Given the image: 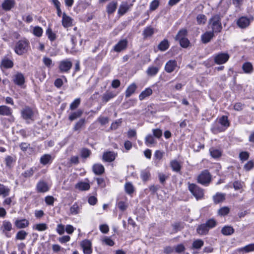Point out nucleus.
<instances>
[{
    "label": "nucleus",
    "mask_w": 254,
    "mask_h": 254,
    "mask_svg": "<svg viewBox=\"0 0 254 254\" xmlns=\"http://www.w3.org/2000/svg\"><path fill=\"white\" fill-rule=\"evenodd\" d=\"M216 225L217 222L214 219H209L205 223L199 225L196 228V232L200 235H206L209 230L214 228Z\"/></svg>",
    "instance_id": "obj_1"
},
{
    "label": "nucleus",
    "mask_w": 254,
    "mask_h": 254,
    "mask_svg": "<svg viewBox=\"0 0 254 254\" xmlns=\"http://www.w3.org/2000/svg\"><path fill=\"white\" fill-rule=\"evenodd\" d=\"M222 16L220 14H215L209 20L208 25L214 33H219L222 29L221 23Z\"/></svg>",
    "instance_id": "obj_2"
},
{
    "label": "nucleus",
    "mask_w": 254,
    "mask_h": 254,
    "mask_svg": "<svg viewBox=\"0 0 254 254\" xmlns=\"http://www.w3.org/2000/svg\"><path fill=\"white\" fill-rule=\"evenodd\" d=\"M29 41L24 38L19 40L15 44L14 47L15 52L18 55H22L27 52L29 49Z\"/></svg>",
    "instance_id": "obj_3"
},
{
    "label": "nucleus",
    "mask_w": 254,
    "mask_h": 254,
    "mask_svg": "<svg viewBox=\"0 0 254 254\" xmlns=\"http://www.w3.org/2000/svg\"><path fill=\"white\" fill-rule=\"evenodd\" d=\"M211 181V176L208 170H205L201 172L197 177V182L199 184L208 186Z\"/></svg>",
    "instance_id": "obj_4"
},
{
    "label": "nucleus",
    "mask_w": 254,
    "mask_h": 254,
    "mask_svg": "<svg viewBox=\"0 0 254 254\" xmlns=\"http://www.w3.org/2000/svg\"><path fill=\"white\" fill-rule=\"evenodd\" d=\"M189 189L196 199H200L204 196L203 190L194 184H190Z\"/></svg>",
    "instance_id": "obj_5"
},
{
    "label": "nucleus",
    "mask_w": 254,
    "mask_h": 254,
    "mask_svg": "<svg viewBox=\"0 0 254 254\" xmlns=\"http://www.w3.org/2000/svg\"><path fill=\"white\" fill-rule=\"evenodd\" d=\"M20 113L21 117L24 120L34 121V113L31 108L28 106H25L21 110Z\"/></svg>",
    "instance_id": "obj_6"
},
{
    "label": "nucleus",
    "mask_w": 254,
    "mask_h": 254,
    "mask_svg": "<svg viewBox=\"0 0 254 254\" xmlns=\"http://www.w3.org/2000/svg\"><path fill=\"white\" fill-rule=\"evenodd\" d=\"M72 63L68 60L61 61L59 63V68L61 72H67L71 68Z\"/></svg>",
    "instance_id": "obj_7"
},
{
    "label": "nucleus",
    "mask_w": 254,
    "mask_h": 254,
    "mask_svg": "<svg viewBox=\"0 0 254 254\" xmlns=\"http://www.w3.org/2000/svg\"><path fill=\"white\" fill-rule=\"evenodd\" d=\"M12 229V224L8 221L4 220L2 222V225L0 227V230L5 236L9 238L10 236L8 233V232L10 231Z\"/></svg>",
    "instance_id": "obj_8"
},
{
    "label": "nucleus",
    "mask_w": 254,
    "mask_h": 254,
    "mask_svg": "<svg viewBox=\"0 0 254 254\" xmlns=\"http://www.w3.org/2000/svg\"><path fill=\"white\" fill-rule=\"evenodd\" d=\"M229 58V55L227 53H220L215 56L214 61L216 64H221L227 62Z\"/></svg>",
    "instance_id": "obj_9"
},
{
    "label": "nucleus",
    "mask_w": 254,
    "mask_h": 254,
    "mask_svg": "<svg viewBox=\"0 0 254 254\" xmlns=\"http://www.w3.org/2000/svg\"><path fill=\"white\" fill-rule=\"evenodd\" d=\"M128 41L127 39L120 40L114 47V50L117 52H120L125 50L127 45Z\"/></svg>",
    "instance_id": "obj_10"
},
{
    "label": "nucleus",
    "mask_w": 254,
    "mask_h": 254,
    "mask_svg": "<svg viewBox=\"0 0 254 254\" xmlns=\"http://www.w3.org/2000/svg\"><path fill=\"white\" fill-rule=\"evenodd\" d=\"M117 155V154L113 151H107L103 153L102 159L105 162H111L115 159Z\"/></svg>",
    "instance_id": "obj_11"
},
{
    "label": "nucleus",
    "mask_w": 254,
    "mask_h": 254,
    "mask_svg": "<svg viewBox=\"0 0 254 254\" xmlns=\"http://www.w3.org/2000/svg\"><path fill=\"white\" fill-rule=\"evenodd\" d=\"M177 66L176 60H169L165 64V70L168 73H171L174 71Z\"/></svg>",
    "instance_id": "obj_12"
},
{
    "label": "nucleus",
    "mask_w": 254,
    "mask_h": 254,
    "mask_svg": "<svg viewBox=\"0 0 254 254\" xmlns=\"http://www.w3.org/2000/svg\"><path fill=\"white\" fill-rule=\"evenodd\" d=\"M81 246L84 254H91L92 253L91 243L89 240H84L81 243Z\"/></svg>",
    "instance_id": "obj_13"
},
{
    "label": "nucleus",
    "mask_w": 254,
    "mask_h": 254,
    "mask_svg": "<svg viewBox=\"0 0 254 254\" xmlns=\"http://www.w3.org/2000/svg\"><path fill=\"white\" fill-rule=\"evenodd\" d=\"M250 24V19L245 16H242L237 21V25L241 28H245Z\"/></svg>",
    "instance_id": "obj_14"
},
{
    "label": "nucleus",
    "mask_w": 254,
    "mask_h": 254,
    "mask_svg": "<svg viewBox=\"0 0 254 254\" xmlns=\"http://www.w3.org/2000/svg\"><path fill=\"white\" fill-rule=\"evenodd\" d=\"M214 33L212 31L205 32L201 37L202 42L204 44L209 42L214 36Z\"/></svg>",
    "instance_id": "obj_15"
},
{
    "label": "nucleus",
    "mask_w": 254,
    "mask_h": 254,
    "mask_svg": "<svg viewBox=\"0 0 254 254\" xmlns=\"http://www.w3.org/2000/svg\"><path fill=\"white\" fill-rule=\"evenodd\" d=\"M132 4H128L127 2H123L118 9V14L123 15L125 14L132 6Z\"/></svg>",
    "instance_id": "obj_16"
},
{
    "label": "nucleus",
    "mask_w": 254,
    "mask_h": 254,
    "mask_svg": "<svg viewBox=\"0 0 254 254\" xmlns=\"http://www.w3.org/2000/svg\"><path fill=\"white\" fill-rule=\"evenodd\" d=\"M13 80L15 84L20 86L24 84L25 78L21 73L17 72L13 76Z\"/></svg>",
    "instance_id": "obj_17"
},
{
    "label": "nucleus",
    "mask_w": 254,
    "mask_h": 254,
    "mask_svg": "<svg viewBox=\"0 0 254 254\" xmlns=\"http://www.w3.org/2000/svg\"><path fill=\"white\" fill-rule=\"evenodd\" d=\"M14 0H4L1 4L2 8L5 11H9L15 5Z\"/></svg>",
    "instance_id": "obj_18"
},
{
    "label": "nucleus",
    "mask_w": 254,
    "mask_h": 254,
    "mask_svg": "<svg viewBox=\"0 0 254 254\" xmlns=\"http://www.w3.org/2000/svg\"><path fill=\"white\" fill-rule=\"evenodd\" d=\"M72 19L67 15L64 12L63 14L62 25L65 27H69L72 26Z\"/></svg>",
    "instance_id": "obj_19"
},
{
    "label": "nucleus",
    "mask_w": 254,
    "mask_h": 254,
    "mask_svg": "<svg viewBox=\"0 0 254 254\" xmlns=\"http://www.w3.org/2000/svg\"><path fill=\"white\" fill-rule=\"evenodd\" d=\"M117 94L114 92L107 91L104 93L102 96V101L103 103H106L108 102L110 100L116 97Z\"/></svg>",
    "instance_id": "obj_20"
},
{
    "label": "nucleus",
    "mask_w": 254,
    "mask_h": 254,
    "mask_svg": "<svg viewBox=\"0 0 254 254\" xmlns=\"http://www.w3.org/2000/svg\"><path fill=\"white\" fill-rule=\"evenodd\" d=\"M92 171L97 175H101L105 172V168L103 165L101 164H95L92 167Z\"/></svg>",
    "instance_id": "obj_21"
},
{
    "label": "nucleus",
    "mask_w": 254,
    "mask_h": 254,
    "mask_svg": "<svg viewBox=\"0 0 254 254\" xmlns=\"http://www.w3.org/2000/svg\"><path fill=\"white\" fill-rule=\"evenodd\" d=\"M14 224L16 227L18 229H23L27 227L29 223L26 219H23L21 220H16L15 221Z\"/></svg>",
    "instance_id": "obj_22"
},
{
    "label": "nucleus",
    "mask_w": 254,
    "mask_h": 254,
    "mask_svg": "<svg viewBox=\"0 0 254 254\" xmlns=\"http://www.w3.org/2000/svg\"><path fill=\"white\" fill-rule=\"evenodd\" d=\"M12 113V109L5 105L0 106V115L1 116H11Z\"/></svg>",
    "instance_id": "obj_23"
},
{
    "label": "nucleus",
    "mask_w": 254,
    "mask_h": 254,
    "mask_svg": "<svg viewBox=\"0 0 254 254\" xmlns=\"http://www.w3.org/2000/svg\"><path fill=\"white\" fill-rule=\"evenodd\" d=\"M75 188L79 190L84 191L88 190L90 186L88 183L80 182L75 185Z\"/></svg>",
    "instance_id": "obj_24"
},
{
    "label": "nucleus",
    "mask_w": 254,
    "mask_h": 254,
    "mask_svg": "<svg viewBox=\"0 0 254 254\" xmlns=\"http://www.w3.org/2000/svg\"><path fill=\"white\" fill-rule=\"evenodd\" d=\"M118 3L117 1H112L107 6V12L109 14L113 13L117 9Z\"/></svg>",
    "instance_id": "obj_25"
},
{
    "label": "nucleus",
    "mask_w": 254,
    "mask_h": 254,
    "mask_svg": "<svg viewBox=\"0 0 254 254\" xmlns=\"http://www.w3.org/2000/svg\"><path fill=\"white\" fill-rule=\"evenodd\" d=\"M154 33V29L151 27L148 26L146 27L143 31V35L144 39L151 37Z\"/></svg>",
    "instance_id": "obj_26"
},
{
    "label": "nucleus",
    "mask_w": 254,
    "mask_h": 254,
    "mask_svg": "<svg viewBox=\"0 0 254 254\" xmlns=\"http://www.w3.org/2000/svg\"><path fill=\"white\" fill-rule=\"evenodd\" d=\"M136 88L137 86L135 83H133L130 85L126 91V97L127 98L130 97L135 92Z\"/></svg>",
    "instance_id": "obj_27"
},
{
    "label": "nucleus",
    "mask_w": 254,
    "mask_h": 254,
    "mask_svg": "<svg viewBox=\"0 0 254 254\" xmlns=\"http://www.w3.org/2000/svg\"><path fill=\"white\" fill-rule=\"evenodd\" d=\"M169 47V43L167 39H164L158 45V48L161 51H165Z\"/></svg>",
    "instance_id": "obj_28"
},
{
    "label": "nucleus",
    "mask_w": 254,
    "mask_h": 254,
    "mask_svg": "<svg viewBox=\"0 0 254 254\" xmlns=\"http://www.w3.org/2000/svg\"><path fill=\"white\" fill-rule=\"evenodd\" d=\"M170 166L172 170L175 172H178L181 170V165L176 160H172L170 162Z\"/></svg>",
    "instance_id": "obj_29"
},
{
    "label": "nucleus",
    "mask_w": 254,
    "mask_h": 254,
    "mask_svg": "<svg viewBox=\"0 0 254 254\" xmlns=\"http://www.w3.org/2000/svg\"><path fill=\"white\" fill-rule=\"evenodd\" d=\"M221 233L225 236L231 235L234 233V229L231 226H225L222 228Z\"/></svg>",
    "instance_id": "obj_30"
},
{
    "label": "nucleus",
    "mask_w": 254,
    "mask_h": 254,
    "mask_svg": "<svg viewBox=\"0 0 254 254\" xmlns=\"http://www.w3.org/2000/svg\"><path fill=\"white\" fill-rule=\"evenodd\" d=\"M9 192L10 189L8 187L0 184V195L5 197L9 195Z\"/></svg>",
    "instance_id": "obj_31"
},
{
    "label": "nucleus",
    "mask_w": 254,
    "mask_h": 254,
    "mask_svg": "<svg viewBox=\"0 0 254 254\" xmlns=\"http://www.w3.org/2000/svg\"><path fill=\"white\" fill-rule=\"evenodd\" d=\"M152 94V90L150 88H147L145 90L141 92L139 96L140 100H142L146 97L150 96Z\"/></svg>",
    "instance_id": "obj_32"
},
{
    "label": "nucleus",
    "mask_w": 254,
    "mask_h": 254,
    "mask_svg": "<svg viewBox=\"0 0 254 254\" xmlns=\"http://www.w3.org/2000/svg\"><path fill=\"white\" fill-rule=\"evenodd\" d=\"M244 71L247 73H250L253 71V66L252 64L250 62L245 63L242 66Z\"/></svg>",
    "instance_id": "obj_33"
},
{
    "label": "nucleus",
    "mask_w": 254,
    "mask_h": 254,
    "mask_svg": "<svg viewBox=\"0 0 254 254\" xmlns=\"http://www.w3.org/2000/svg\"><path fill=\"white\" fill-rule=\"evenodd\" d=\"M37 189L39 192H44L48 190L47 184L44 182H40L37 186Z\"/></svg>",
    "instance_id": "obj_34"
},
{
    "label": "nucleus",
    "mask_w": 254,
    "mask_h": 254,
    "mask_svg": "<svg viewBox=\"0 0 254 254\" xmlns=\"http://www.w3.org/2000/svg\"><path fill=\"white\" fill-rule=\"evenodd\" d=\"M85 119H81L75 124L73 129L74 131H80V129L85 125Z\"/></svg>",
    "instance_id": "obj_35"
},
{
    "label": "nucleus",
    "mask_w": 254,
    "mask_h": 254,
    "mask_svg": "<svg viewBox=\"0 0 254 254\" xmlns=\"http://www.w3.org/2000/svg\"><path fill=\"white\" fill-rule=\"evenodd\" d=\"M82 114H83L82 111L81 110H78L76 112L71 113L68 117V119L70 121H72L79 118L82 115Z\"/></svg>",
    "instance_id": "obj_36"
},
{
    "label": "nucleus",
    "mask_w": 254,
    "mask_h": 254,
    "mask_svg": "<svg viewBox=\"0 0 254 254\" xmlns=\"http://www.w3.org/2000/svg\"><path fill=\"white\" fill-rule=\"evenodd\" d=\"M225 195L223 193H217L213 196V200L215 203H218L225 200Z\"/></svg>",
    "instance_id": "obj_37"
},
{
    "label": "nucleus",
    "mask_w": 254,
    "mask_h": 254,
    "mask_svg": "<svg viewBox=\"0 0 254 254\" xmlns=\"http://www.w3.org/2000/svg\"><path fill=\"white\" fill-rule=\"evenodd\" d=\"M159 71V68L155 66H150L146 70V73L148 76H153L155 75Z\"/></svg>",
    "instance_id": "obj_38"
},
{
    "label": "nucleus",
    "mask_w": 254,
    "mask_h": 254,
    "mask_svg": "<svg viewBox=\"0 0 254 254\" xmlns=\"http://www.w3.org/2000/svg\"><path fill=\"white\" fill-rule=\"evenodd\" d=\"M210 153L211 156L214 158H219L221 156V151L217 149L212 147L210 149Z\"/></svg>",
    "instance_id": "obj_39"
},
{
    "label": "nucleus",
    "mask_w": 254,
    "mask_h": 254,
    "mask_svg": "<svg viewBox=\"0 0 254 254\" xmlns=\"http://www.w3.org/2000/svg\"><path fill=\"white\" fill-rule=\"evenodd\" d=\"M52 159V156L50 154H44L40 158V163L43 165H46Z\"/></svg>",
    "instance_id": "obj_40"
},
{
    "label": "nucleus",
    "mask_w": 254,
    "mask_h": 254,
    "mask_svg": "<svg viewBox=\"0 0 254 254\" xmlns=\"http://www.w3.org/2000/svg\"><path fill=\"white\" fill-rule=\"evenodd\" d=\"M80 210L79 206L76 203H75L70 208V212L72 215H76L79 213Z\"/></svg>",
    "instance_id": "obj_41"
},
{
    "label": "nucleus",
    "mask_w": 254,
    "mask_h": 254,
    "mask_svg": "<svg viewBox=\"0 0 254 254\" xmlns=\"http://www.w3.org/2000/svg\"><path fill=\"white\" fill-rule=\"evenodd\" d=\"M1 65L6 68H11L13 66V63L11 60L6 59L2 61Z\"/></svg>",
    "instance_id": "obj_42"
},
{
    "label": "nucleus",
    "mask_w": 254,
    "mask_h": 254,
    "mask_svg": "<svg viewBox=\"0 0 254 254\" xmlns=\"http://www.w3.org/2000/svg\"><path fill=\"white\" fill-rule=\"evenodd\" d=\"M206 17L204 14H198L196 17V21L198 24H204L206 22Z\"/></svg>",
    "instance_id": "obj_43"
},
{
    "label": "nucleus",
    "mask_w": 254,
    "mask_h": 254,
    "mask_svg": "<svg viewBox=\"0 0 254 254\" xmlns=\"http://www.w3.org/2000/svg\"><path fill=\"white\" fill-rule=\"evenodd\" d=\"M27 234L26 231L20 230L17 233L15 238L16 240H23L25 239Z\"/></svg>",
    "instance_id": "obj_44"
},
{
    "label": "nucleus",
    "mask_w": 254,
    "mask_h": 254,
    "mask_svg": "<svg viewBox=\"0 0 254 254\" xmlns=\"http://www.w3.org/2000/svg\"><path fill=\"white\" fill-rule=\"evenodd\" d=\"M203 241L201 240H196L194 241L192 244V247L193 249H199L203 245Z\"/></svg>",
    "instance_id": "obj_45"
},
{
    "label": "nucleus",
    "mask_w": 254,
    "mask_h": 254,
    "mask_svg": "<svg viewBox=\"0 0 254 254\" xmlns=\"http://www.w3.org/2000/svg\"><path fill=\"white\" fill-rule=\"evenodd\" d=\"M48 228L47 225L45 223H39L34 225L33 229L39 231H45Z\"/></svg>",
    "instance_id": "obj_46"
},
{
    "label": "nucleus",
    "mask_w": 254,
    "mask_h": 254,
    "mask_svg": "<svg viewBox=\"0 0 254 254\" xmlns=\"http://www.w3.org/2000/svg\"><path fill=\"white\" fill-rule=\"evenodd\" d=\"M188 31L185 29H182L180 30L177 35L176 36L175 39L176 40L181 39V38H186L185 36L187 35Z\"/></svg>",
    "instance_id": "obj_47"
},
{
    "label": "nucleus",
    "mask_w": 254,
    "mask_h": 254,
    "mask_svg": "<svg viewBox=\"0 0 254 254\" xmlns=\"http://www.w3.org/2000/svg\"><path fill=\"white\" fill-rule=\"evenodd\" d=\"M71 40L72 46L71 47L70 52L71 53H76L78 51V49L77 48H76V47H75V46L77 44V41H78L76 37L72 36L71 37Z\"/></svg>",
    "instance_id": "obj_48"
},
{
    "label": "nucleus",
    "mask_w": 254,
    "mask_h": 254,
    "mask_svg": "<svg viewBox=\"0 0 254 254\" xmlns=\"http://www.w3.org/2000/svg\"><path fill=\"white\" fill-rule=\"evenodd\" d=\"M219 123L224 127H228L230 125L227 116H223L219 119Z\"/></svg>",
    "instance_id": "obj_49"
},
{
    "label": "nucleus",
    "mask_w": 254,
    "mask_h": 254,
    "mask_svg": "<svg viewBox=\"0 0 254 254\" xmlns=\"http://www.w3.org/2000/svg\"><path fill=\"white\" fill-rule=\"evenodd\" d=\"M80 103V98L76 99L72 103H71L69 106V109L71 110H74L76 109Z\"/></svg>",
    "instance_id": "obj_50"
},
{
    "label": "nucleus",
    "mask_w": 254,
    "mask_h": 254,
    "mask_svg": "<svg viewBox=\"0 0 254 254\" xmlns=\"http://www.w3.org/2000/svg\"><path fill=\"white\" fill-rule=\"evenodd\" d=\"M230 212V209L228 207L224 206L218 210V214L221 216H225L227 215Z\"/></svg>",
    "instance_id": "obj_51"
},
{
    "label": "nucleus",
    "mask_w": 254,
    "mask_h": 254,
    "mask_svg": "<svg viewBox=\"0 0 254 254\" xmlns=\"http://www.w3.org/2000/svg\"><path fill=\"white\" fill-rule=\"evenodd\" d=\"M15 160L11 156H7L5 158V162L6 167L10 168L12 167V164Z\"/></svg>",
    "instance_id": "obj_52"
},
{
    "label": "nucleus",
    "mask_w": 254,
    "mask_h": 254,
    "mask_svg": "<svg viewBox=\"0 0 254 254\" xmlns=\"http://www.w3.org/2000/svg\"><path fill=\"white\" fill-rule=\"evenodd\" d=\"M178 40L180 42V45L183 48H187L190 43L189 40L187 38H181V39Z\"/></svg>",
    "instance_id": "obj_53"
},
{
    "label": "nucleus",
    "mask_w": 254,
    "mask_h": 254,
    "mask_svg": "<svg viewBox=\"0 0 254 254\" xmlns=\"http://www.w3.org/2000/svg\"><path fill=\"white\" fill-rule=\"evenodd\" d=\"M46 34L47 35L48 38L52 41H54L56 39V34L54 33L51 28H48L46 30Z\"/></svg>",
    "instance_id": "obj_54"
},
{
    "label": "nucleus",
    "mask_w": 254,
    "mask_h": 254,
    "mask_svg": "<svg viewBox=\"0 0 254 254\" xmlns=\"http://www.w3.org/2000/svg\"><path fill=\"white\" fill-rule=\"evenodd\" d=\"M33 33L37 37H41L43 33V30L39 26H36L33 29Z\"/></svg>",
    "instance_id": "obj_55"
},
{
    "label": "nucleus",
    "mask_w": 254,
    "mask_h": 254,
    "mask_svg": "<svg viewBox=\"0 0 254 254\" xmlns=\"http://www.w3.org/2000/svg\"><path fill=\"white\" fill-rule=\"evenodd\" d=\"M150 176L149 172L147 170H143L141 173V177L143 181H146Z\"/></svg>",
    "instance_id": "obj_56"
},
{
    "label": "nucleus",
    "mask_w": 254,
    "mask_h": 254,
    "mask_svg": "<svg viewBox=\"0 0 254 254\" xmlns=\"http://www.w3.org/2000/svg\"><path fill=\"white\" fill-rule=\"evenodd\" d=\"M125 190L127 193L128 194L132 193L133 191V187L130 183H127L125 185Z\"/></svg>",
    "instance_id": "obj_57"
},
{
    "label": "nucleus",
    "mask_w": 254,
    "mask_h": 254,
    "mask_svg": "<svg viewBox=\"0 0 254 254\" xmlns=\"http://www.w3.org/2000/svg\"><path fill=\"white\" fill-rule=\"evenodd\" d=\"M91 154L90 150L87 148H83L81 150V155L82 158H87Z\"/></svg>",
    "instance_id": "obj_58"
},
{
    "label": "nucleus",
    "mask_w": 254,
    "mask_h": 254,
    "mask_svg": "<svg viewBox=\"0 0 254 254\" xmlns=\"http://www.w3.org/2000/svg\"><path fill=\"white\" fill-rule=\"evenodd\" d=\"M44 64L48 68H51L53 65V62L51 59L48 57H44L43 59Z\"/></svg>",
    "instance_id": "obj_59"
},
{
    "label": "nucleus",
    "mask_w": 254,
    "mask_h": 254,
    "mask_svg": "<svg viewBox=\"0 0 254 254\" xmlns=\"http://www.w3.org/2000/svg\"><path fill=\"white\" fill-rule=\"evenodd\" d=\"M159 5V2L158 0H154L150 4V10L151 11L155 10L157 8Z\"/></svg>",
    "instance_id": "obj_60"
},
{
    "label": "nucleus",
    "mask_w": 254,
    "mask_h": 254,
    "mask_svg": "<svg viewBox=\"0 0 254 254\" xmlns=\"http://www.w3.org/2000/svg\"><path fill=\"white\" fill-rule=\"evenodd\" d=\"M172 227L173 228V230L176 232L181 230L184 227L183 224L180 222L175 223L172 225Z\"/></svg>",
    "instance_id": "obj_61"
},
{
    "label": "nucleus",
    "mask_w": 254,
    "mask_h": 254,
    "mask_svg": "<svg viewBox=\"0 0 254 254\" xmlns=\"http://www.w3.org/2000/svg\"><path fill=\"white\" fill-rule=\"evenodd\" d=\"M242 250L244 251L246 253L254 251V243L246 246L243 248Z\"/></svg>",
    "instance_id": "obj_62"
},
{
    "label": "nucleus",
    "mask_w": 254,
    "mask_h": 254,
    "mask_svg": "<svg viewBox=\"0 0 254 254\" xmlns=\"http://www.w3.org/2000/svg\"><path fill=\"white\" fill-rule=\"evenodd\" d=\"M239 157L242 161H246L248 159L249 157V153L247 151L241 152L239 154Z\"/></svg>",
    "instance_id": "obj_63"
},
{
    "label": "nucleus",
    "mask_w": 254,
    "mask_h": 254,
    "mask_svg": "<svg viewBox=\"0 0 254 254\" xmlns=\"http://www.w3.org/2000/svg\"><path fill=\"white\" fill-rule=\"evenodd\" d=\"M154 143V139L152 135L148 134L145 137V143L148 145V144H152Z\"/></svg>",
    "instance_id": "obj_64"
}]
</instances>
